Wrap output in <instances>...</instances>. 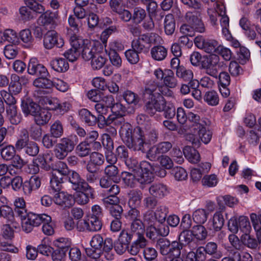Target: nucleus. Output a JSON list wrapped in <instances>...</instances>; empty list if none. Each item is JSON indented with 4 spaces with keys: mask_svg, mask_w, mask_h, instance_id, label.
<instances>
[{
    "mask_svg": "<svg viewBox=\"0 0 261 261\" xmlns=\"http://www.w3.org/2000/svg\"><path fill=\"white\" fill-rule=\"evenodd\" d=\"M194 43L197 47L203 49L206 53L212 54L216 52L217 42L213 40H206L202 36L196 37Z\"/></svg>",
    "mask_w": 261,
    "mask_h": 261,
    "instance_id": "412c9836",
    "label": "nucleus"
},
{
    "mask_svg": "<svg viewBox=\"0 0 261 261\" xmlns=\"http://www.w3.org/2000/svg\"><path fill=\"white\" fill-rule=\"evenodd\" d=\"M40 168L46 171L50 169L44 156L41 155H39L34 159V174H36L40 172Z\"/></svg>",
    "mask_w": 261,
    "mask_h": 261,
    "instance_id": "49530a36",
    "label": "nucleus"
},
{
    "mask_svg": "<svg viewBox=\"0 0 261 261\" xmlns=\"http://www.w3.org/2000/svg\"><path fill=\"white\" fill-rule=\"evenodd\" d=\"M146 243L147 241L146 239H135L130 246L128 245L127 250L130 254L136 255L139 252L141 248H143L145 247Z\"/></svg>",
    "mask_w": 261,
    "mask_h": 261,
    "instance_id": "e433bc0d",
    "label": "nucleus"
},
{
    "mask_svg": "<svg viewBox=\"0 0 261 261\" xmlns=\"http://www.w3.org/2000/svg\"><path fill=\"white\" fill-rule=\"evenodd\" d=\"M118 168L113 165L107 166L104 169V175L108 177L112 180L119 182L120 180Z\"/></svg>",
    "mask_w": 261,
    "mask_h": 261,
    "instance_id": "58836bf2",
    "label": "nucleus"
},
{
    "mask_svg": "<svg viewBox=\"0 0 261 261\" xmlns=\"http://www.w3.org/2000/svg\"><path fill=\"white\" fill-rule=\"evenodd\" d=\"M51 116L50 113L47 110L40 108L34 102V120L36 124L43 125L46 124Z\"/></svg>",
    "mask_w": 261,
    "mask_h": 261,
    "instance_id": "aec40b11",
    "label": "nucleus"
},
{
    "mask_svg": "<svg viewBox=\"0 0 261 261\" xmlns=\"http://www.w3.org/2000/svg\"><path fill=\"white\" fill-rule=\"evenodd\" d=\"M124 162L128 169L132 172L136 173L138 177L140 173L153 174V166L147 161H143L139 163L135 158L129 157Z\"/></svg>",
    "mask_w": 261,
    "mask_h": 261,
    "instance_id": "0eeeda50",
    "label": "nucleus"
},
{
    "mask_svg": "<svg viewBox=\"0 0 261 261\" xmlns=\"http://www.w3.org/2000/svg\"><path fill=\"white\" fill-rule=\"evenodd\" d=\"M69 41L71 47L64 53V56L69 61L74 62L80 55V49L83 44V40L79 38L76 35H73L70 36Z\"/></svg>",
    "mask_w": 261,
    "mask_h": 261,
    "instance_id": "ddd939ff",
    "label": "nucleus"
},
{
    "mask_svg": "<svg viewBox=\"0 0 261 261\" xmlns=\"http://www.w3.org/2000/svg\"><path fill=\"white\" fill-rule=\"evenodd\" d=\"M120 192L119 186H113L111 189L107 190V196L102 199L103 204L107 208L110 207L111 205H114L119 203L120 199L117 195Z\"/></svg>",
    "mask_w": 261,
    "mask_h": 261,
    "instance_id": "5701e85b",
    "label": "nucleus"
},
{
    "mask_svg": "<svg viewBox=\"0 0 261 261\" xmlns=\"http://www.w3.org/2000/svg\"><path fill=\"white\" fill-rule=\"evenodd\" d=\"M150 53L154 60L162 61L167 56V50L163 46L156 45L151 48Z\"/></svg>",
    "mask_w": 261,
    "mask_h": 261,
    "instance_id": "a19ab883",
    "label": "nucleus"
},
{
    "mask_svg": "<svg viewBox=\"0 0 261 261\" xmlns=\"http://www.w3.org/2000/svg\"><path fill=\"white\" fill-rule=\"evenodd\" d=\"M149 192L151 196L161 199L167 195L168 190L166 185L161 182H155L150 185Z\"/></svg>",
    "mask_w": 261,
    "mask_h": 261,
    "instance_id": "393cba45",
    "label": "nucleus"
},
{
    "mask_svg": "<svg viewBox=\"0 0 261 261\" xmlns=\"http://www.w3.org/2000/svg\"><path fill=\"white\" fill-rule=\"evenodd\" d=\"M0 217L5 218L8 222H13L14 221V212L8 205H3L0 206Z\"/></svg>",
    "mask_w": 261,
    "mask_h": 261,
    "instance_id": "bf43d9fd",
    "label": "nucleus"
},
{
    "mask_svg": "<svg viewBox=\"0 0 261 261\" xmlns=\"http://www.w3.org/2000/svg\"><path fill=\"white\" fill-rule=\"evenodd\" d=\"M144 153H146V158L151 161L159 160L162 155H161L162 153L156 145L152 146L148 150H146V152Z\"/></svg>",
    "mask_w": 261,
    "mask_h": 261,
    "instance_id": "338daca9",
    "label": "nucleus"
},
{
    "mask_svg": "<svg viewBox=\"0 0 261 261\" xmlns=\"http://www.w3.org/2000/svg\"><path fill=\"white\" fill-rule=\"evenodd\" d=\"M168 212V207L166 205H162L158 206L153 214L155 219L162 223L165 222Z\"/></svg>",
    "mask_w": 261,
    "mask_h": 261,
    "instance_id": "5fc2aeb1",
    "label": "nucleus"
},
{
    "mask_svg": "<svg viewBox=\"0 0 261 261\" xmlns=\"http://www.w3.org/2000/svg\"><path fill=\"white\" fill-rule=\"evenodd\" d=\"M64 179V183L68 182L72 189L74 191H79L81 188L89 185L85 179L82 178L81 175L74 170H70Z\"/></svg>",
    "mask_w": 261,
    "mask_h": 261,
    "instance_id": "f3484780",
    "label": "nucleus"
},
{
    "mask_svg": "<svg viewBox=\"0 0 261 261\" xmlns=\"http://www.w3.org/2000/svg\"><path fill=\"white\" fill-rule=\"evenodd\" d=\"M203 99L205 102L211 106H216L219 104L218 94L214 90L206 92L204 95Z\"/></svg>",
    "mask_w": 261,
    "mask_h": 261,
    "instance_id": "864d4df0",
    "label": "nucleus"
},
{
    "mask_svg": "<svg viewBox=\"0 0 261 261\" xmlns=\"http://www.w3.org/2000/svg\"><path fill=\"white\" fill-rule=\"evenodd\" d=\"M159 37L158 34L151 33L140 35L132 42V47L139 52H147L152 44L155 43Z\"/></svg>",
    "mask_w": 261,
    "mask_h": 261,
    "instance_id": "423d86ee",
    "label": "nucleus"
},
{
    "mask_svg": "<svg viewBox=\"0 0 261 261\" xmlns=\"http://www.w3.org/2000/svg\"><path fill=\"white\" fill-rule=\"evenodd\" d=\"M3 39L14 45L18 44L19 39L16 32L12 29H6L4 31L3 36Z\"/></svg>",
    "mask_w": 261,
    "mask_h": 261,
    "instance_id": "4d7b16f0",
    "label": "nucleus"
},
{
    "mask_svg": "<svg viewBox=\"0 0 261 261\" xmlns=\"http://www.w3.org/2000/svg\"><path fill=\"white\" fill-rule=\"evenodd\" d=\"M140 131L141 133L140 140L142 142H140V146L138 147L137 152L144 153L146 152L145 145L157 141L159 134L155 129H151L148 132L141 126Z\"/></svg>",
    "mask_w": 261,
    "mask_h": 261,
    "instance_id": "4468645a",
    "label": "nucleus"
},
{
    "mask_svg": "<svg viewBox=\"0 0 261 261\" xmlns=\"http://www.w3.org/2000/svg\"><path fill=\"white\" fill-rule=\"evenodd\" d=\"M182 245L179 242L173 241L170 243L169 240L165 238H160L157 240L156 247L160 253L164 256L170 255L173 252L177 253V249Z\"/></svg>",
    "mask_w": 261,
    "mask_h": 261,
    "instance_id": "f8f14e48",
    "label": "nucleus"
},
{
    "mask_svg": "<svg viewBox=\"0 0 261 261\" xmlns=\"http://www.w3.org/2000/svg\"><path fill=\"white\" fill-rule=\"evenodd\" d=\"M78 114L81 121L86 125L92 126L96 124V116L88 109L83 108L80 110Z\"/></svg>",
    "mask_w": 261,
    "mask_h": 261,
    "instance_id": "cd10ccee",
    "label": "nucleus"
},
{
    "mask_svg": "<svg viewBox=\"0 0 261 261\" xmlns=\"http://www.w3.org/2000/svg\"><path fill=\"white\" fill-rule=\"evenodd\" d=\"M64 44V40L54 30L47 31L44 36L43 45L47 49H50L56 46L62 47Z\"/></svg>",
    "mask_w": 261,
    "mask_h": 261,
    "instance_id": "2eb2a0df",
    "label": "nucleus"
},
{
    "mask_svg": "<svg viewBox=\"0 0 261 261\" xmlns=\"http://www.w3.org/2000/svg\"><path fill=\"white\" fill-rule=\"evenodd\" d=\"M101 219L96 217L89 216L87 219L79 221L76 223V229L80 232L88 231L94 232L100 230L102 227Z\"/></svg>",
    "mask_w": 261,
    "mask_h": 261,
    "instance_id": "9d476101",
    "label": "nucleus"
},
{
    "mask_svg": "<svg viewBox=\"0 0 261 261\" xmlns=\"http://www.w3.org/2000/svg\"><path fill=\"white\" fill-rule=\"evenodd\" d=\"M197 133L202 142L205 144L209 143L212 139V132L209 130H206L203 125H199Z\"/></svg>",
    "mask_w": 261,
    "mask_h": 261,
    "instance_id": "680f3d73",
    "label": "nucleus"
},
{
    "mask_svg": "<svg viewBox=\"0 0 261 261\" xmlns=\"http://www.w3.org/2000/svg\"><path fill=\"white\" fill-rule=\"evenodd\" d=\"M193 233L192 230H183L179 236V240L183 246V245L191 246L194 241Z\"/></svg>",
    "mask_w": 261,
    "mask_h": 261,
    "instance_id": "8fccbe9b",
    "label": "nucleus"
},
{
    "mask_svg": "<svg viewBox=\"0 0 261 261\" xmlns=\"http://www.w3.org/2000/svg\"><path fill=\"white\" fill-rule=\"evenodd\" d=\"M129 231L137 238V239H145L144 237L145 228L141 220H135L132 221Z\"/></svg>",
    "mask_w": 261,
    "mask_h": 261,
    "instance_id": "c85d7f7f",
    "label": "nucleus"
},
{
    "mask_svg": "<svg viewBox=\"0 0 261 261\" xmlns=\"http://www.w3.org/2000/svg\"><path fill=\"white\" fill-rule=\"evenodd\" d=\"M1 156L6 161H10L16 155L15 148L12 145L7 146L1 150Z\"/></svg>",
    "mask_w": 261,
    "mask_h": 261,
    "instance_id": "69168bd1",
    "label": "nucleus"
},
{
    "mask_svg": "<svg viewBox=\"0 0 261 261\" xmlns=\"http://www.w3.org/2000/svg\"><path fill=\"white\" fill-rule=\"evenodd\" d=\"M6 112L8 119L12 124L17 125L21 121V116L18 114L16 106H11L7 108Z\"/></svg>",
    "mask_w": 261,
    "mask_h": 261,
    "instance_id": "ea45409f",
    "label": "nucleus"
},
{
    "mask_svg": "<svg viewBox=\"0 0 261 261\" xmlns=\"http://www.w3.org/2000/svg\"><path fill=\"white\" fill-rule=\"evenodd\" d=\"M64 133L63 126L61 122L57 120L55 121L50 127L49 134L54 138H59Z\"/></svg>",
    "mask_w": 261,
    "mask_h": 261,
    "instance_id": "de8ad7c7",
    "label": "nucleus"
},
{
    "mask_svg": "<svg viewBox=\"0 0 261 261\" xmlns=\"http://www.w3.org/2000/svg\"><path fill=\"white\" fill-rule=\"evenodd\" d=\"M128 204L129 207L138 208L141 205L143 193L140 190H132L128 194Z\"/></svg>",
    "mask_w": 261,
    "mask_h": 261,
    "instance_id": "c756f323",
    "label": "nucleus"
},
{
    "mask_svg": "<svg viewBox=\"0 0 261 261\" xmlns=\"http://www.w3.org/2000/svg\"><path fill=\"white\" fill-rule=\"evenodd\" d=\"M192 231L194 237L198 240H203L207 236L206 228L201 224L194 226Z\"/></svg>",
    "mask_w": 261,
    "mask_h": 261,
    "instance_id": "13d9d810",
    "label": "nucleus"
},
{
    "mask_svg": "<svg viewBox=\"0 0 261 261\" xmlns=\"http://www.w3.org/2000/svg\"><path fill=\"white\" fill-rule=\"evenodd\" d=\"M70 170L67 164L62 161L58 162L53 169L52 177L50 180V187L53 192L61 191L64 178L68 175Z\"/></svg>",
    "mask_w": 261,
    "mask_h": 261,
    "instance_id": "7ed1b4c3",
    "label": "nucleus"
},
{
    "mask_svg": "<svg viewBox=\"0 0 261 261\" xmlns=\"http://www.w3.org/2000/svg\"><path fill=\"white\" fill-rule=\"evenodd\" d=\"M185 20L187 23L192 26L196 32L202 33L205 31V28L199 12L197 11L187 12Z\"/></svg>",
    "mask_w": 261,
    "mask_h": 261,
    "instance_id": "dca6fc26",
    "label": "nucleus"
},
{
    "mask_svg": "<svg viewBox=\"0 0 261 261\" xmlns=\"http://www.w3.org/2000/svg\"><path fill=\"white\" fill-rule=\"evenodd\" d=\"M159 100H155V96H151L147 101L145 106V112L150 116L155 114L156 111H158V108L160 107V100L161 98L160 97Z\"/></svg>",
    "mask_w": 261,
    "mask_h": 261,
    "instance_id": "37998d69",
    "label": "nucleus"
},
{
    "mask_svg": "<svg viewBox=\"0 0 261 261\" xmlns=\"http://www.w3.org/2000/svg\"><path fill=\"white\" fill-rule=\"evenodd\" d=\"M21 108L25 117L33 115V99L25 95L22 99Z\"/></svg>",
    "mask_w": 261,
    "mask_h": 261,
    "instance_id": "c03bdc74",
    "label": "nucleus"
},
{
    "mask_svg": "<svg viewBox=\"0 0 261 261\" xmlns=\"http://www.w3.org/2000/svg\"><path fill=\"white\" fill-rule=\"evenodd\" d=\"M21 208H15V212L18 214L21 218V224L22 230L27 233L31 232L33 230V220H32L33 217V213H27L25 211V215H23V212Z\"/></svg>",
    "mask_w": 261,
    "mask_h": 261,
    "instance_id": "b1692460",
    "label": "nucleus"
},
{
    "mask_svg": "<svg viewBox=\"0 0 261 261\" xmlns=\"http://www.w3.org/2000/svg\"><path fill=\"white\" fill-rule=\"evenodd\" d=\"M160 107L158 108V111L164 112V116L167 119H172L175 115V108L170 103L167 104L163 96H161Z\"/></svg>",
    "mask_w": 261,
    "mask_h": 261,
    "instance_id": "7c9ffc66",
    "label": "nucleus"
},
{
    "mask_svg": "<svg viewBox=\"0 0 261 261\" xmlns=\"http://www.w3.org/2000/svg\"><path fill=\"white\" fill-rule=\"evenodd\" d=\"M139 177L136 175V173L125 172L123 176V181L125 185L128 187H133L137 181L141 184V188L144 189V185L150 184L154 179L153 174H145L140 173Z\"/></svg>",
    "mask_w": 261,
    "mask_h": 261,
    "instance_id": "6e6552de",
    "label": "nucleus"
},
{
    "mask_svg": "<svg viewBox=\"0 0 261 261\" xmlns=\"http://www.w3.org/2000/svg\"><path fill=\"white\" fill-rule=\"evenodd\" d=\"M58 18L59 13L57 11L53 12L47 10L39 15L37 19V23L42 26L53 25L56 24V20Z\"/></svg>",
    "mask_w": 261,
    "mask_h": 261,
    "instance_id": "4be33fe9",
    "label": "nucleus"
},
{
    "mask_svg": "<svg viewBox=\"0 0 261 261\" xmlns=\"http://www.w3.org/2000/svg\"><path fill=\"white\" fill-rule=\"evenodd\" d=\"M158 85L153 81H149L146 85L143 92V95L145 98L150 99L151 96H154L153 92L156 90Z\"/></svg>",
    "mask_w": 261,
    "mask_h": 261,
    "instance_id": "0e129e2a",
    "label": "nucleus"
},
{
    "mask_svg": "<svg viewBox=\"0 0 261 261\" xmlns=\"http://www.w3.org/2000/svg\"><path fill=\"white\" fill-rule=\"evenodd\" d=\"M239 24L248 38L250 40L255 39L256 34L255 31L251 28L250 23L248 18L244 17H242L240 20Z\"/></svg>",
    "mask_w": 261,
    "mask_h": 261,
    "instance_id": "72a5a7b5",
    "label": "nucleus"
},
{
    "mask_svg": "<svg viewBox=\"0 0 261 261\" xmlns=\"http://www.w3.org/2000/svg\"><path fill=\"white\" fill-rule=\"evenodd\" d=\"M49 74L46 68L39 64L37 59L34 58V87L41 88H51L53 81L48 79Z\"/></svg>",
    "mask_w": 261,
    "mask_h": 261,
    "instance_id": "20e7f679",
    "label": "nucleus"
},
{
    "mask_svg": "<svg viewBox=\"0 0 261 261\" xmlns=\"http://www.w3.org/2000/svg\"><path fill=\"white\" fill-rule=\"evenodd\" d=\"M11 81L9 86V91L14 95L19 93L22 89L21 83L19 82V77L15 74H12L11 76Z\"/></svg>",
    "mask_w": 261,
    "mask_h": 261,
    "instance_id": "a18cd8bd",
    "label": "nucleus"
},
{
    "mask_svg": "<svg viewBox=\"0 0 261 261\" xmlns=\"http://www.w3.org/2000/svg\"><path fill=\"white\" fill-rule=\"evenodd\" d=\"M163 80L164 85L167 88H174L178 84L174 72L170 69H165V75Z\"/></svg>",
    "mask_w": 261,
    "mask_h": 261,
    "instance_id": "79ce46f5",
    "label": "nucleus"
},
{
    "mask_svg": "<svg viewBox=\"0 0 261 261\" xmlns=\"http://www.w3.org/2000/svg\"><path fill=\"white\" fill-rule=\"evenodd\" d=\"M239 230L240 229L243 234L250 233L251 226L248 218L242 216L239 218Z\"/></svg>",
    "mask_w": 261,
    "mask_h": 261,
    "instance_id": "e2e57ef3",
    "label": "nucleus"
},
{
    "mask_svg": "<svg viewBox=\"0 0 261 261\" xmlns=\"http://www.w3.org/2000/svg\"><path fill=\"white\" fill-rule=\"evenodd\" d=\"M38 88V90H34V102L40 108L41 106H47L50 97L45 96V95L48 93L47 90L51 88Z\"/></svg>",
    "mask_w": 261,
    "mask_h": 261,
    "instance_id": "a878e982",
    "label": "nucleus"
},
{
    "mask_svg": "<svg viewBox=\"0 0 261 261\" xmlns=\"http://www.w3.org/2000/svg\"><path fill=\"white\" fill-rule=\"evenodd\" d=\"M164 29L166 34L168 35H171L174 33L175 29V23L172 14H169L165 16Z\"/></svg>",
    "mask_w": 261,
    "mask_h": 261,
    "instance_id": "09e8293b",
    "label": "nucleus"
},
{
    "mask_svg": "<svg viewBox=\"0 0 261 261\" xmlns=\"http://www.w3.org/2000/svg\"><path fill=\"white\" fill-rule=\"evenodd\" d=\"M30 138H33V135L30 134L26 129H22L19 139L15 143V148L18 150L23 149L27 154L33 156V141L30 140Z\"/></svg>",
    "mask_w": 261,
    "mask_h": 261,
    "instance_id": "9b49d317",
    "label": "nucleus"
},
{
    "mask_svg": "<svg viewBox=\"0 0 261 261\" xmlns=\"http://www.w3.org/2000/svg\"><path fill=\"white\" fill-rule=\"evenodd\" d=\"M76 152L77 155L81 158L87 157L90 155L92 153L90 145L83 141L81 142L76 147Z\"/></svg>",
    "mask_w": 261,
    "mask_h": 261,
    "instance_id": "603ef678",
    "label": "nucleus"
},
{
    "mask_svg": "<svg viewBox=\"0 0 261 261\" xmlns=\"http://www.w3.org/2000/svg\"><path fill=\"white\" fill-rule=\"evenodd\" d=\"M183 153L185 158L192 163L196 164L200 161L199 152L192 147L185 146L183 149Z\"/></svg>",
    "mask_w": 261,
    "mask_h": 261,
    "instance_id": "2f4dec72",
    "label": "nucleus"
},
{
    "mask_svg": "<svg viewBox=\"0 0 261 261\" xmlns=\"http://www.w3.org/2000/svg\"><path fill=\"white\" fill-rule=\"evenodd\" d=\"M219 62V57L216 54H212L209 57H203L201 61V68L204 70L206 74L215 78L218 77L217 67Z\"/></svg>",
    "mask_w": 261,
    "mask_h": 261,
    "instance_id": "1a4fd4ad",
    "label": "nucleus"
},
{
    "mask_svg": "<svg viewBox=\"0 0 261 261\" xmlns=\"http://www.w3.org/2000/svg\"><path fill=\"white\" fill-rule=\"evenodd\" d=\"M224 223V219L221 212H216L213 218L210 219L207 223V228L210 230L218 231L223 227Z\"/></svg>",
    "mask_w": 261,
    "mask_h": 261,
    "instance_id": "bb28decb",
    "label": "nucleus"
},
{
    "mask_svg": "<svg viewBox=\"0 0 261 261\" xmlns=\"http://www.w3.org/2000/svg\"><path fill=\"white\" fill-rule=\"evenodd\" d=\"M81 55L84 60L89 61L92 60L97 54L96 48L92 46L91 44H85L84 42L81 46Z\"/></svg>",
    "mask_w": 261,
    "mask_h": 261,
    "instance_id": "f704fd0d",
    "label": "nucleus"
},
{
    "mask_svg": "<svg viewBox=\"0 0 261 261\" xmlns=\"http://www.w3.org/2000/svg\"><path fill=\"white\" fill-rule=\"evenodd\" d=\"M120 137L123 143L129 149L134 151H138V147L141 141L140 126L134 127L129 123H124L120 127L119 130Z\"/></svg>",
    "mask_w": 261,
    "mask_h": 261,
    "instance_id": "f03ea898",
    "label": "nucleus"
},
{
    "mask_svg": "<svg viewBox=\"0 0 261 261\" xmlns=\"http://www.w3.org/2000/svg\"><path fill=\"white\" fill-rule=\"evenodd\" d=\"M107 59L99 54H96L92 59L91 66L94 69H100L106 64Z\"/></svg>",
    "mask_w": 261,
    "mask_h": 261,
    "instance_id": "774afa93",
    "label": "nucleus"
},
{
    "mask_svg": "<svg viewBox=\"0 0 261 261\" xmlns=\"http://www.w3.org/2000/svg\"><path fill=\"white\" fill-rule=\"evenodd\" d=\"M243 243V246L250 248L252 250H256L260 243L255 238L251 237L249 233L243 234L241 237Z\"/></svg>",
    "mask_w": 261,
    "mask_h": 261,
    "instance_id": "c9c22d12",
    "label": "nucleus"
},
{
    "mask_svg": "<svg viewBox=\"0 0 261 261\" xmlns=\"http://www.w3.org/2000/svg\"><path fill=\"white\" fill-rule=\"evenodd\" d=\"M208 214L204 209H198L193 213V219L197 224H203L207 220Z\"/></svg>",
    "mask_w": 261,
    "mask_h": 261,
    "instance_id": "6e6d98bb",
    "label": "nucleus"
},
{
    "mask_svg": "<svg viewBox=\"0 0 261 261\" xmlns=\"http://www.w3.org/2000/svg\"><path fill=\"white\" fill-rule=\"evenodd\" d=\"M76 191L79 193L76 195L75 200L81 205L86 204L89 202L90 199L95 198L94 189L89 184Z\"/></svg>",
    "mask_w": 261,
    "mask_h": 261,
    "instance_id": "6ab92c4d",
    "label": "nucleus"
},
{
    "mask_svg": "<svg viewBox=\"0 0 261 261\" xmlns=\"http://www.w3.org/2000/svg\"><path fill=\"white\" fill-rule=\"evenodd\" d=\"M52 69L59 72H64L69 68V64L66 59L56 58L50 62Z\"/></svg>",
    "mask_w": 261,
    "mask_h": 261,
    "instance_id": "473e14b6",
    "label": "nucleus"
},
{
    "mask_svg": "<svg viewBox=\"0 0 261 261\" xmlns=\"http://www.w3.org/2000/svg\"><path fill=\"white\" fill-rule=\"evenodd\" d=\"M137 237L129 230H123L119 235V241L128 246L132 241H134Z\"/></svg>",
    "mask_w": 261,
    "mask_h": 261,
    "instance_id": "052dcab7",
    "label": "nucleus"
},
{
    "mask_svg": "<svg viewBox=\"0 0 261 261\" xmlns=\"http://www.w3.org/2000/svg\"><path fill=\"white\" fill-rule=\"evenodd\" d=\"M49 191L50 193L57 192L54 196V202L64 208H70L74 203V200L71 195L63 192H60V191L53 192L51 190V187H50Z\"/></svg>",
    "mask_w": 261,
    "mask_h": 261,
    "instance_id": "a211bd4d",
    "label": "nucleus"
},
{
    "mask_svg": "<svg viewBox=\"0 0 261 261\" xmlns=\"http://www.w3.org/2000/svg\"><path fill=\"white\" fill-rule=\"evenodd\" d=\"M176 75L178 78L187 82L193 79V73L190 69H187L184 66L181 65L178 67L176 71Z\"/></svg>",
    "mask_w": 261,
    "mask_h": 261,
    "instance_id": "3c124183",
    "label": "nucleus"
},
{
    "mask_svg": "<svg viewBox=\"0 0 261 261\" xmlns=\"http://www.w3.org/2000/svg\"><path fill=\"white\" fill-rule=\"evenodd\" d=\"M203 247L207 254L216 259L220 258L223 255L222 252L218 250V245L215 242H209Z\"/></svg>",
    "mask_w": 261,
    "mask_h": 261,
    "instance_id": "4c0bfd02",
    "label": "nucleus"
},
{
    "mask_svg": "<svg viewBox=\"0 0 261 261\" xmlns=\"http://www.w3.org/2000/svg\"><path fill=\"white\" fill-rule=\"evenodd\" d=\"M77 143V140L76 136L61 138L56 144L54 148V152L55 156L59 160H64L69 153L73 150Z\"/></svg>",
    "mask_w": 261,
    "mask_h": 261,
    "instance_id": "39448f33",
    "label": "nucleus"
},
{
    "mask_svg": "<svg viewBox=\"0 0 261 261\" xmlns=\"http://www.w3.org/2000/svg\"><path fill=\"white\" fill-rule=\"evenodd\" d=\"M91 248H87L86 252L88 256H92L98 257L99 254L105 253V257L107 260H112L113 258L111 251L113 248V241L111 238H106L105 240L100 234L94 236L91 241Z\"/></svg>",
    "mask_w": 261,
    "mask_h": 261,
    "instance_id": "f257e3e1",
    "label": "nucleus"
}]
</instances>
